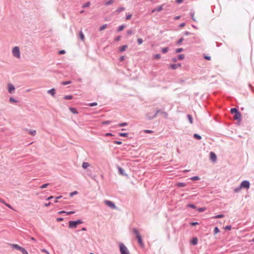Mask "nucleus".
Masks as SVG:
<instances>
[{
    "label": "nucleus",
    "mask_w": 254,
    "mask_h": 254,
    "mask_svg": "<svg viewBox=\"0 0 254 254\" xmlns=\"http://www.w3.org/2000/svg\"><path fill=\"white\" fill-rule=\"evenodd\" d=\"M82 223V221L80 220H78L75 221H70L69 222V227L70 228H75L78 224Z\"/></svg>",
    "instance_id": "nucleus-3"
},
{
    "label": "nucleus",
    "mask_w": 254,
    "mask_h": 254,
    "mask_svg": "<svg viewBox=\"0 0 254 254\" xmlns=\"http://www.w3.org/2000/svg\"><path fill=\"white\" fill-rule=\"evenodd\" d=\"M9 102L10 103H16V99L13 97H10L9 99Z\"/></svg>",
    "instance_id": "nucleus-39"
},
{
    "label": "nucleus",
    "mask_w": 254,
    "mask_h": 254,
    "mask_svg": "<svg viewBox=\"0 0 254 254\" xmlns=\"http://www.w3.org/2000/svg\"><path fill=\"white\" fill-rule=\"evenodd\" d=\"M193 136L195 138L198 139V140H199L201 138V136H200L199 135L196 134V133H195L194 135H193Z\"/></svg>",
    "instance_id": "nucleus-32"
},
{
    "label": "nucleus",
    "mask_w": 254,
    "mask_h": 254,
    "mask_svg": "<svg viewBox=\"0 0 254 254\" xmlns=\"http://www.w3.org/2000/svg\"><path fill=\"white\" fill-rule=\"evenodd\" d=\"M197 242H198L197 239L196 238H194L191 240V244L193 245H195L197 244Z\"/></svg>",
    "instance_id": "nucleus-21"
},
{
    "label": "nucleus",
    "mask_w": 254,
    "mask_h": 254,
    "mask_svg": "<svg viewBox=\"0 0 254 254\" xmlns=\"http://www.w3.org/2000/svg\"><path fill=\"white\" fill-rule=\"evenodd\" d=\"M29 133L31 135H35L36 133V131L35 130L29 131Z\"/></svg>",
    "instance_id": "nucleus-33"
},
{
    "label": "nucleus",
    "mask_w": 254,
    "mask_h": 254,
    "mask_svg": "<svg viewBox=\"0 0 254 254\" xmlns=\"http://www.w3.org/2000/svg\"><path fill=\"white\" fill-rule=\"evenodd\" d=\"M224 217V215L223 214H219V215H216L215 216L213 217L214 218H223Z\"/></svg>",
    "instance_id": "nucleus-38"
},
{
    "label": "nucleus",
    "mask_w": 254,
    "mask_h": 254,
    "mask_svg": "<svg viewBox=\"0 0 254 254\" xmlns=\"http://www.w3.org/2000/svg\"><path fill=\"white\" fill-rule=\"evenodd\" d=\"M119 247L121 254H130L127 248L123 244L120 243Z\"/></svg>",
    "instance_id": "nucleus-2"
},
{
    "label": "nucleus",
    "mask_w": 254,
    "mask_h": 254,
    "mask_svg": "<svg viewBox=\"0 0 254 254\" xmlns=\"http://www.w3.org/2000/svg\"><path fill=\"white\" fill-rule=\"evenodd\" d=\"M186 25V23L185 22L182 23L180 24L179 27H183Z\"/></svg>",
    "instance_id": "nucleus-62"
},
{
    "label": "nucleus",
    "mask_w": 254,
    "mask_h": 254,
    "mask_svg": "<svg viewBox=\"0 0 254 254\" xmlns=\"http://www.w3.org/2000/svg\"><path fill=\"white\" fill-rule=\"evenodd\" d=\"M206 210L205 207H201L198 209V211L199 212H203Z\"/></svg>",
    "instance_id": "nucleus-49"
},
{
    "label": "nucleus",
    "mask_w": 254,
    "mask_h": 254,
    "mask_svg": "<svg viewBox=\"0 0 254 254\" xmlns=\"http://www.w3.org/2000/svg\"><path fill=\"white\" fill-rule=\"evenodd\" d=\"M127 123H121V124H119L118 126L119 127H123V126H127Z\"/></svg>",
    "instance_id": "nucleus-53"
},
{
    "label": "nucleus",
    "mask_w": 254,
    "mask_h": 254,
    "mask_svg": "<svg viewBox=\"0 0 254 254\" xmlns=\"http://www.w3.org/2000/svg\"><path fill=\"white\" fill-rule=\"evenodd\" d=\"M232 113H234V119L235 120H237L239 122L241 121V115L240 112H232Z\"/></svg>",
    "instance_id": "nucleus-6"
},
{
    "label": "nucleus",
    "mask_w": 254,
    "mask_h": 254,
    "mask_svg": "<svg viewBox=\"0 0 254 254\" xmlns=\"http://www.w3.org/2000/svg\"><path fill=\"white\" fill-rule=\"evenodd\" d=\"M79 38L82 41L84 40V35L81 31H80L79 33Z\"/></svg>",
    "instance_id": "nucleus-18"
},
{
    "label": "nucleus",
    "mask_w": 254,
    "mask_h": 254,
    "mask_svg": "<svg viewBox=\"0 0 254 254\" xmlns=\"http://www.w3.org/2000/svg\"><path fill=\"white\" fill-rule=\"evenodd\" d=\"M188 119H189V121H190V124H192V122H192V117H191L190 115H188Z\"/></svg>",
    "instance_id": "nucleus-41"
},
{
    "label": "nucleus",
    "mask_w": 254,
    "mask_h": 254,
    "mask_svg": "<svg viewBox=\"0 0 254 254\" xmlns=\"http://www.w3.org/2000/svg\"><path fill=\"white\" fill-rule=\"evenodd\" d=\"M156 8L157 11L159 12L163 9V5H160V6L157 7Z\"/></svg>",
    "instance_id": "nucleus-36"
},
{
    "label": "nucleus",
    "mask_w": 254,
    "mask_h": 254,
    "mask_svg": "<svg viewBox=\"0 0 254 254\" xmlns=\"http://www.w3.org/2000/svg\"><path fill=\"white\" fill-rule=\"evenodd\" d=\"M12 54H13V56L16 57V46L12 48Z\"/></svg>",
    "instance_id": "nucleus-35"
},
{
    "label": "nucleus",
    "mask_w": 254,
    "mask_h": 254,
    "mask_svg": "<svg viewBox=\"0 0 254 254\" xmlns=\"http://www.w3.org/2000/svg\"><path fill=\"white\" fill-rule=\"evenodd\" d=\"M156 115L157 113L156 112H148L146 114V117L148 119L150 120L155 118Z\"/></svg>",
    "instance_id": "nucleus-9"
},
{
    "label": "nucleus",
    "mask_w": 254,
    "mask_h": 254,
    "mask_svg": "<svg viewBox=\"0 0 254 254\" xmlns=\"http://www.w3.org/2000/svg\"><path fill=\"white\" fill-rule=\"evenodd\" d=\"M104 203L108 207L112 209H116V207L115 204L111 201L105 200H104Z\"/></svg>",
    "instance_id": "nucleus-4"
},
{
    "label": "nucleus",
    "mask_w": 254,
    "mask_h": 254,
    "mask_svg": "<svg viewBox=\"0 0 254 254\" xmlns=\"http://www.w3.org/2000/svg\"><path fill=\"white\" fill-rule=\"evenodd\" d=\"M184 49L182 48H177L175 50L176 53H179L184 51Z\"/></svg>",
    "instance_id": "nucleus-24"
},
{
    "label": "nucleus",
    "mask_w": 254,
    "mask_h": 254,
    "mask_svg": "<svg viewBox=\"0 0 254 254\" xmlns=\"http://www.w3.org/2000/svg\"><path fill=\"white\" fill-rule=\"evenodd\" d=\"M49 185V184H44L43 185H42L41 187H40V189H43L44 188H46L47 187V186Z\"/></svg>",
    "instance_id": "nucleus-50"
},
{
    "label": "nucleus",
    "mask_w": 254,
    "mask_h": 254,
    "mask_svg": "<svg viewBox=\"0 0 254 254\" xmlns=\"http://www.w3.org/2000/svg\"><path fill=\"white\" fill-rule=\"evenodd\" d=\"M131 16H132V14H127L126 17V19L129 20L131 18Z\"/></svg>",
    "instance_id": "nucleus-46"
},
{
    "label": "nucleus",
    "mask_w": 254,
    "mask_h": 254,
    "mask_svg": "<svg viewBox=\"0 0 254 254\" xmlns=\"http://www.w3.org/2000/svg\"><path fill=\"white\" fill-rule=\"evenodd\" d=\"M20 53L19 47H17V58H20Z\"/></svg>",
    "instance_id": "nucleus-31"
},
{
    "label": "nucleus",
    "mask_w": 254,
    "mask_h": 254,
    "mask_svg": "<svg viewBox=\"0 0 254 254\" xmlns=\"http://www.w3.org/2000/svg\"><path fill=\"white\" fill-rule=\"evenodd\" d=\"M184 41V38L183 37H181L180 38L179 40H178L177 42H176V44L177 45H182V43Z\"/></svg>",
    "instance_id": "nucleus-16"
},
{
    "label": "nucleus",
    "mask_w": 254,
    "mask_h": 254,
    "mask_svg": "<svg viewBox=\"0 0 254 254\" xmlns=\"http://www.w3.org/2000/svg\"><path fill=\"white\" fill-rule=\"evenodd\" d=\"M90 166V164L87 163V162H83L82 163V167L84 168V169H86L88 167H89Z\"/></svg>",
    "instance_id": "nucleus-23"
},
{
    "label": "nucleus",
    "mask_w": 254,
    "mask_h": 254,
    "mask_svg": "<svg viewBox=\"0 0 254 254\" xmlns=\"http://www.w3.org/2000/svg\"><path fill=\"white\" fill-rule=\"evenodd\" d=\"M191 180H194V181L198 180H199V178L198 176H195V177H192L191 178Z\"/></svg>",
    "instance_id": "nucleus-51"
},
{
    "label": "nucleus",
    "mask_w": 254,
    "mask_h": 254,
    "mask_svg": "<svg viewBox=\"0 0 254 254\" xmlns=\"http://www.w3.org/2000/svg\"><path fill=\"white\" fill-rule=\"evenodd\" d=\"M127 33L128 35H131L133 33L132 30H127Z\"/></svg>",
    "instance_id": "nucleus-55"
},
{
    "label": "nucleus",
    "mask_w": 254,
    "mask_h": 254,
    "mask_svg": "<svg viewBox=\"0 0 254 254\" xmlns=\"http://www.w3.org/2000/svg\"><path fill=\"white\" fill-rule=\"evenodd\" d=\"M115 2V0H109L105 3V6L109 5Z\"/></svg>",
    "instance_id": "nucleus-20"
},
{
    "label": "nucleus",
    "mask_w": 254,
    "mask_h": 254,
    "mask_svg": "<svg viewBox=\"0 0 254 254\" xmlns=\"http://www.w3.org/2000/svg\"><path fill=\"white\" fill-rule=\"evenodd\" d=\"M48 93L51 95L53 97H54L56 94V89L55 88H52L49 90L47 91Z\"/></svg>",
    "instance_id": "nucleus-12"
},
{
    "label": "nucleus",
    "mask_w": 254,
    "mask_h": 254,
    "mask_svg": "<svg viewBox=\"0 0 254 254\" xmlns=\"http://www.w3.org/2000/svg\"><path fill=\"white\" fill-rule=\"evenodd\" d=\"M121 38H122V36H121V35H119V36H117V37L115 38V40L116 41L118 42V41H120V40H121Z\"/></svg>",
    "instance_id": "nucleus-44"
},
{
    "label": "nucleus",
    "mask_w": 254,
    "mask_h": 254,
    "mask_svg": "<svg viewBox=\"0 0 254 254\" xmlns=\"http://www.w3.org/2000/svg\"><path fill=\"white\" fill-rule=\"evenodd\" d=\"M71 81H63L61 84L63 85H66L67 84H69L70 83H71Z\"/></svg>",
    "instance_id": "nucleus-29"
},
{
    "label": "nucleus",
    "mask_w": 254,
    "mask_h": 254,
    "mask_svg": "<svg viewBox=\"0 0 254 254\" xmlns=\"http://www.w3.org/2000/svg\"><path fill=\"white\" fill-rule=\"evenodd\" d=\"M77 193H78V192L77 191H74L73 192L70 193L69 195L70 197H72L74 195L77 194Z\"/></svg>",
    "instance_id": "nucleus-47"
},
{
    "label": "nucleus",
    "mask_w": 254,
    "mask_h": 254,
    "mask_svg": "<svg viewBox=\"0 0 254 254\" xmlns=\"http://www.w3.org/2000/svg\"><path fill=\"white\" fill-rule=\"evenodd\" d=\"M190 15L192 20L194 21H196L195 18L194 17V12H191Z\"/></svg>",
    "instance_id": "nucleus-30"
},
{
    "label": "nucleus",
    "mask_w": 254,
    "mask_h": 254,
    "mask_svg": "<svg viewBox=\"0 0 254 254\" xmlns=\"http://www.w3.org/2000/svg\"><path fill=\"white\" fill-rule=\"evenodd\" d=\"M110 123H111V122L109 121H104L102 122L103 125H107V124H109Z\"/></svg>",
    "instance_id": "nucleus-56"
},
{
    "label": "nucleus",
    "mask_w": 254,
    "mask_h": 254,
    "mask_svg": "<svg viewBox=\"0 0 254 254\" xmlns=\"http://www.w3.org/2000/svg\"><path fill=\"white\" fill-rule=\"evenodd\" d=\"M229 111H239V108L238 107L232 108Z\"/></svg>",
    "instance_id": "nucleus-43"
},
{
    "label": "nucleus",
    "mask_w": 254,
    "mask_h": 254,
    "mask_svg": "<svg viewBox=\"0 0 254 254\" xmlns=\"http://www.w3.org/2000/svg\"><path fill=\"white\" fill-rule=\"evenodd\" d=\"M17 251H19L22 254H29L28 252L24 248L17 245Z\"/></svg>",
    "instance_id": "nucleus-8"
},
{
    "label": "nucleus",
    "mask_w": 254,
    "mask_h": 254,
    "mask_svg": "<svg viewBox=\"0 0 254 254\" xmlns=\"http://www.w3.org/2000/svg\"><path fill=\"white\" fill-rule=\"evenodd\" d=\"M127 48V45L122 46L119 47V52L120 53H122V52L125 51Z\"/></svg>",
    "instance_id": "nucleus-11"
},
{
    "label": "nucleus",
    "mask_w": 254,
    "mask_h": 254,
    "mask_svg": "<svg viewBox=\"0 0 254 254\" xmlns=\"http://www.w3.org/2000/svg\"><path fill=\"white\" fill-rule=\"evenodd\" d=\"M210 159L213 162H215L216 161L217 156L214 152H211L210 153Z\"/></svg>",
    "instance_id": "nucleus-10"
},
{
    "label": "nucleus",
    "mask_w": 254,
    "mask_h": 254,
    "mask_svg": "<svg viewBox=\"0 0 254 254\" xmlns=\"http://www.w3.org/2000/svg\"><path fill=\"white\" fill-rule=\"evenodd\" d=\"M204 58L208 61H210L211 60V57L209 56L204 55Z\"/></svg>",
    "instance_id": "nucleus-48"
},
{
    "label": "nucleus",
    "mask_w": 254,
    "mask_h": 254,
    "mask_svg": "<svg viewBox=\"0 0 254 254\" xmlns=\"http://www.w3.org/2000/svg\"><path fill=\"white\" fill-rule=\"evenodd\" d=\"M225 229L226 230H230L231 229V226H227L225 227Z\"/></svg>",
    "instance_id": "nucleus-64"
},
{
    "label": "nucleus",
    "mask_w": 254,
    "mask_h": 254,
    "mask_svg": "<svg viewBox=\"0 0 254 254\" xmlns=\"http://www.w3.org/2000/svg\"><path fill=\"white\" fill-rule=\"evenodd\" d=\"M169 48L168 47H164L161 48V52L163 54H166L169 51Z\"/></svg>",
    "instance_id": "nucleus-17"
},
{
    "label": "nucleus",
    "mask_w": 254,
    "mask_h": 254,
    "mask_svg": "<svg viewBox=\"0 0 254 254\" xmlns=\"http://www.w3.org/2000/svg\"><path fill=\"white\" fill-rule=\"evenodd\" d=\"M176 186L179 187H184L186 186V185L184 183H178L176 184Z\"/></svg>",
    "instance_id": "nucleus-28"
},
{
    "label": "nucleus",
    "mask_w": 254,
    "mask_h": 254,
    "mask_svg": "<svg viewBox=\"0 0 254 254\" xmlns=\"http://www.w3.org/2000/svg\"><path fill=\"white\" fill-rule=\"evenodd\" d=\"M143 43V40L141 38L137 39V43L138 45H141Z\"/></svg>",
    "instance_id": "nucleus-45"
},
{
    "label": "nucleus",
    "mask_w": 254,
    "mask_h": 254,
    "mask_svg": "<svg viewBox=\"0 0 254 254\" xmlns=\"http://www.w3.org/2000/svg\"><path fill=\"white\" fill-rule=\"evenodd\" d=\"M154 58L155 59H159L161 58V55L157 54L154 55Z\"/></svg>",
    "instance_id": "nucleus-37"
},
{
    "label": "nucleus",
    "mask_w": 254,
    "mask_h": 254,
    "mask_svg": "<svg viewBox=\"0 0 254 254\" xmlns=\"http://www.w3.org/2000/svg\"><path fill=\"white\" fill-rule=\"evenodd\" d=\"M15 88V86L11 83H8L7 85V90L9 93L12 94L14 92Z\"/></svg>",
    "instance_id": "nucleus-5"
},
{
    "label": "nucleus",
    "mask_w": 254,
    "mask_h": 254,
    "mask_svg": "<svg viewBox=\"0 0 254 254\" xmlns=\"http://www.w3.org/2000/svg\"><path fill=\"white\" fill-rule=\"evenodd\" d=\"M125 9V8L124 7H120L116 9V10L115 11V12L117 13H120V12L124 11Z\"/></svg>",
    "instance_id": "nucleus-15"
},
{
    "label": "nucleus",
    "mask_w": 254,
    "mask_h": 254,
    "mask_svg": "<svg viewBox=\"0 0 254 254\" xmlns=\"http://www.w3.org/2000/svg\"><path fill=\"white\" fill-rule=\"evenodd\" d=\"M73 96L71 95H65L64 97V99L65 100H71L73 99Z\"/></svg>",
    "instance_id": "nucleus-19"
},
{
    "label": "nucleus",
    "mask_w": 254,
    "mask_h": 254,
    "mask_svg": "<svg viewBox=\"0 0 254 254\" xmlns=\"http://www.w3.org/2000/svg\"><path fill=\"white\" fill-rule=\"evenodd\" d=\"M144 131V132L148 133H150L153 132V131L151 130H145Z\"/></svg>",
    "instance_id": "nucleus-60"
},
{
    "label": "nucleus",
    "mask_w": 254,
    "mask_h": 254,
    "mask_svg": "<svg viewBox=\"0 0 254 254\" xmlns=\"http://www.w3.org/2000/svg\"><path fill=\"white\" fill-rule=\"evenodd\" d=\"M185 58V55L180 54L178 56V60H183Z\"/></svg>",
    "instance_id": "nucleus-26"
},
{
    "label": "nucleus",
    "mask_w": 254,
    "mask_h": 254,
    "mask_svg": "<svg viewBox=\"0 0 254 254\" xmlns=\"http://www.w3.org/2000/svg\"><path fill=\"white\" fill-rule=\"evenodd\" d=\"M241 188L249 189L250 188V183L247 181H244L241 184Z\"/></svg>",
    "instance_id": "nucleus-7"
},
{
    "label": "nucleus",
    "mask_w": 254,
    "mask_h": 254,
    "mask_svg": "<svg viewBox=\"0 0 254 254\" xmlns=\"http://www.w3.org/2000/svg\"><path fill=\"white\" fill-rule=\"evenodd\" d=\"M184 0H176V2L178 4L181 3Z\"/></svg>",
    "instance_id": "nucleus-63"
},
{
    "label": "nucleus",
    "mask_w": 254,
    "mask_h": 254,
    "mask_svg": "<svg viewBox=\"0 0 254 254\" xmlns=\"http://www.w3.org/2000/svg\"><path fill=\"white\" fill-rule=\"evenodd\" d=\"M69 109L70 111H77L76 109L73 107H69Z\"/></svg>",
    "instance_id": "nucleus-59"
},
{
    "label": "nucleus",
    "mask_w": 254,
    "mask_h": 254,
    "mask_svg": "<svg viewBox=\"0 0 254 254\" xmlns=\"http://www.w3.org/2000/svg\"><path fill=\"white\" fill-rule=\"evenodd\" d=\"M170 67L172 69H176L178 68L176 64H170Z\"/></svg>",
    "instance_id": "nucleus-27"
},
{
    "label": "nucleus",
    "mask_w": 254,
    "mask_h": 254,
    "mask_svg": "<svg viewBox=\"0 0 254 254\" xmlns=\"http://www.w3.org/2000/svg\"><path fill=\"white\" fill-rule=\"evenodd\" d=\"M219 232V230L217 227H215L214 228V233L215 234H217Z\"/></svg>",
    "instance_id": "nucleus-57"
},
{
    "label": "nucleus",
    "mask_w": 254,
    "mask_h": 254,
    "mask_svg": "<svg viewBox=\"0 0 254 254\" xmlns=\"http://www.w3.org/2000/svg\"><path fill=\"white\" fill-rule=\"evenodd\" d=\"M119 135L120 136L127 137L128 135V133H120Z\"/></svg>",
    "instance_id": "nucleus-42"
},
{
    "label": "nucleus",
    "mask_w": 254,
    "mask_h": 254,
    "mask_svg": "<svg viewBox=\"0 0 254 254\" xmlns=\"http://www.w3.org/2000/svg\"><path fill=\"white\" fill-rule=\"evenodd\" d=\"M190 34H191V33L189 32H188V31H186V32H185L184 33V35H186V36H188V35H190Z\"/></svg>",
    "instance_id": "nucleus-58"
},
{
    "label": "nucleus",
    "mask_w": 254,
    "mask_h": 254,
    "mask_svg": "<svg viewBox=\"0 0 254 254\" xmlns=\"http://www.w3.org/2000/svg\"><path fill=\"white\" fill-rule=\"evenodd\" d=\"M118 169L119 170V174L120 175L122 176H127V175L124 173V170H123V169H122L121 167H118Z\"/></svg>",
    "instance_id": "nucleus-14"
},
{
    "label": "nucleus",
    "mask_w": 254,
    "mask_h": 254,
    "mask_svg": "<svg viewBox=\"0 0 254 254\" xmlns=\"http://www.w3.org/2000/svg\"><path fill=\"white\" fill-rule=\"evenodd\" d=\"M97 104H98L96 102H92V103H90L88 104V106H90V107H93V106H97Z\"/></svg>",
    "instance_id": "nucleus-34"
},
{
    "label": "nucleus",
    "mask_w": 254,
    "mask_h": 254,
    "mask_svg": "<svg viewBox=\"0 0 254 254\" xmlns=\"http://www.w3.org/2000/svg\"><path fill=\"white\" fill-rule=\"evenodd\" d=\"M125 57H126L125 56H121L120 58V59H119L120 61V62H122V61H124L125 59Z\"/></svg>",
    "instance_id": "nucleus-54"
},
{
    "label": "nucleus",
    "mask_w": 254,
    "mask_h": 254,
    "mask_svg": "<svg viewBox=\"0 0 254 254\" xmlns=\"http://www.w3.org/2000/svg\"><path fill=\"white\" fill-rule=\"evenodd\" d=\"M65 53V51L64 50H62L59 51V54L60 55H63Z\"/></svg>",
    "instance_id": "nucleus-52"
},
{
    "label": "nucleus",
    "mask_w": 254,
    "mask_h": 254,
    "mask_svg": "<svg viewBox=\"0 0 254 254\" xmlns=\"http://www.w3.org/2000/svg\"><path fill=\"white\" fill-rule=\"evenodd\" d=\"M107 26H108L107 24H105L103 25L102 26L100 27L99 30L100 31H103V30L105 29L107 27Z\"/></svg>",
    "instance_id": "nucleus-22"
},
{
    "label": "nucleus",
    "mask_w": 254,
    "mask_h": 254,
    "mask_svg": "<svg viewBox=\"0 0 254 254\" xmlns=\"http://www.w3.org/2000/svg\"><path fill=\"white\" fill-rule=\"evenodd\" d=\"M132 232L133 234L135 235L139 245L142 247H144V243L143 242L139 232L136 228H133L132 230Z\"/></svg>",
    "instance_id": "nucleus-1"
},
{
    "label": "nucleus",
    "mask_w": 254,
    "mask_h": 254,
    "mask_svg": "<svg viewBox=\"0 0 254 254\" xmlns=\"http://www.w3.org/2000/svg\"><path fill=\"white\" fill-rule=\"evenodd\" d=\"M187 206L188 207H190V208H192L193 209L196 208V206L192 204H187Z\"/></svg>",
    "instance_id": "nucleus-40"
},
{
    "label": "nucleus",
    "mask_w": 254,
    "mask_h": 254,
    "mask_svg": "<svg viewBox=\"0 0 254 254\" xmlns=\"http://www.w3.org/2000/svg\"><path fill=\"white\" fill-rule=\"evenodd\" d=\"M90 2L87 1V2L83 4L82 7V8H86L87 7H89L90 6Z\"/></svg>",
    "instance_id": "nucleus-25"
},
{
    "label": "nucleus",
    "mask_w": 254,
    "mask_h": 254,
    "mask_svg": "<svg viewBox=\"0 0 254 254\" xmlns=\"http://www.w3.org/2000/svg\"><path fill=\"white\" fill-rule=\"evenodd\" d=\"M241 189L242 188H241V186L240 187H239V188H236L235 189V192H238V191H239L241 190Z\"/></svg>",
    "instance_id": "nucleus-61"
},
{
    "label": "nucleus",
    "mask_w": 254,
    "mask_h": 254,
    "mask_svg": "<svg viewBox=\"0 0 254 254\" xmlns=\"http://www.w3.org/2000/svg\"><path fill=\"white\" fill-rule=\"evenodd\" d=\"M126 27V25L125 24H122L120 26H119L117 29V31L118 32H121Z\"/></svg>",
    "instance_id": "nucleus-13"
}]
</instances>
